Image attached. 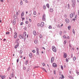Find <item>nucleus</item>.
<instances>
[{"instance_id":"1","label":"nucleus","mask_w":79,"mask_h":79,"mask_svg":"<svg viewBox=\"0 0 79 79\" xmlns=\"http://www.w3.org/2000/svg\"><path fill=\"white\" fill-rule=\"evenodd\" d=\"M19 36L20 39H24V42L26 41V37H23V35L20 34L19 35Z\"/></svg>"},{"instance_id":"2","label":"nucleus","mask_w":79,"mask_h":79,"mask_svg":"<svg viewBox=\"0 0 79 79\" xmlns=\"http://www.w3.org/2000/svg\"><path fill=\"white\" fill-rule=\"evenodd\" d=\"M72 7H75V4L76 3L75 0H72Z\"/></svg>"},{"instance_id":"3","label":"nucleus","mask_w":79,"mask_h":79,"mask_svg":"<svg viewBox=\"0 0 79 79\" xmlns=\"http://www.w3.org/2000/svg\"><path fill=\"white\" fill-rule=\"evenodd\" d=\"M42 19L43 21H45V20H46V19L45 18V14H43V17H42Z\"/></svg>"},{"instance_id":"4","label":"nucleus","mask_w":79,"mask_h":79,"mask_svg":"<svg viewBox=\"0 0 79 79\" xmlns=\"http://www.w3.org/2000/svg\"><path fill=\"white\" fill-rule=\"evenodd\" d=\"M52 50L54 52H56V48L54 46H53L52 47Z\"/></svg>"},{"instance_id":"5","label":"nucleus","mask_w":79,"mask_h":79,"mask_svg":"<svg viewBox=\"0 0 79 79\" xmlns=\"http://www.w3.org/2000/svg\"><path fill=\"white\" fill-rule=\"evenodd\" d=\"M54 60H55L54 57H52L51 58V63H53V61H54Z\"/></svg>"},{"instance_id":"6","label":"nucleus","mask_w":79,"mask_h":79,"mask_svg":"<svg viewBox=\"0 0 79 79\" xmlns=\"http://www.w3.org/2000/svg\"><path fill=\"white\" fill-rule=\"evenodd\" d=\"M63 53L64 58H67V54H66V53H65V52H64Z\"/></svg>"},{"instance_id":"7","label":"nucleus","mask_w":79,"mask_h":79,"mask_svg":"<svg viewBox=\"0 0 79 79\" xmlns=\"http://www.w3.org/2000/svg\"><path fill=\"white\" fill-rule=\"evenodd\" d=\"M65 21L66 23H69V20L68 19H65Z\"/></svg>"},{"instance_id":"8","label":"nucleus","mask_w":79,"mask_h":79,"mask_svg":"<svg viewBox=\"0 0 79 79\" xmlns=\"http://www.w3.org/2000/svg\"><path fill=\"white\" fill-rule=\"evenodd\" d=\"M52 66L54 68H55V67H57V65H56V63H53L52 64Z\"/></svg>"},{"instance_id":"9","label":"nucleus","mask_w":79,"mask_h":79,"mask_svg":"<svg viewBox=\"0 0 79 79\" xmlns=\"http://www.w3.org/2000/svg\"><path fill=\"white\" fill-rule=\"evenodd\" d=\"M44 25H45L44 23L42 22L41 23L40 26L42 27H44Z\"/></svg>"},{"instance_id":"10","label":"nucleus","mask_w":79,"mask_h":79,"mask_svg":"<svg viewBox=\"0 0 79 79\" xmlns=\"http://www.w3.org/2000/svg\"><path fill=\"white\" fill-rule=\"evenodd\" d=\"M23 37H26V36L27 35V34H26V32H24L23 33Z\"/></svg>"},{"instance_id":"11","label":"nucleus","mask_w":79,"mask_h":79,"mask_svg":"<svg viewBox=\"0 0 79 79\" xmlns=\"http://www.w3.org/2000/svg\"><path fill=\"white\" fill-rule=\"evenodd\" d=\"M68 77L70 79H73V77L72 76H71L70 75H69L68 76Z\"/></svg>"},{"instance_id":"12","label":"nucleus","mask_w":79,"mask_h":79,"mask_svg":"<svg viewBox=\"0 0 79 79\" xmlns=\"http://www.w3.org/2000/svg\"><path fill=\"white\" fill-rule=\"evenodd\" d=\"M29 56L30 58H32V53H30L29 54Z\"/></svg>"},{"instance_id":"13","label":"nucleus","mask_w":79,"mask_h":79,"mask_svg":"<svg viewBox=\"0 0 79 79\" xmlns=\"http://www.w3.org/2000/svg\"><path fill=\"white\" fill-rule=\"evenodd\" d=\"M16 23V20L15 19H14L13 20V24H15V23Z\"/></svg>"},{"instance_id":"14","label":"nucleus","mask_w":79,"mask_h":79,"mask_svg":"<svg viewBox=\"0 0 79 79\" xmlns=\"http://www.w3.org/2000/svg\"><path fill=\"white\" fill-rule=\"evenodd\" d=\"M33 33L34 35H35V36L36 35V31H33Z\"/></svg>"},{"instance_id":"15","label":"nucleus","mask_w":79,"mask_h":79,"mask_svg":"<svg viewBox=\"0 0 79 79\" xmlns=\"http://www.w3.org/2000/svg\"><path fill=\"white\" fill-rule=\"evenodd\" d=\"M49 10L50 12H53V9L52 8H50Z\"/></svg>"},{"instance_id":"16","label":"nucleus","mask_w":79,"mask_h":79,"mask_svg":"<svg viewBox=\"0 0 79 79\" xmlns=\"http://www.w3.org/2000/svg\"><path fill=\"white\" fill-rule=\"evenodd\" d=\"M24 13L23 12L21 14V18L22 19H23V16H24Z\"/></svg>"},{"instance_id":"17","label":"nucleus","mask_w":79,"mask_h":79,"mask_svg":"<svg viewBox=\"0 0 79 79\" xmlns=\"http://www.w3.org/2000/svg\"><path fill=\"white\" fill-rule=\"evenodd\" d=\"M46 6H47V8H49L50 6H49V4L48 3L47 4Z\"/></svg>"},{"instance_id":"18","label":"nucleus","mask_w":79,"mask_h":79,"mask_svg":"<svg viewBox=\"0 0 79 79\" xmlns=\"http://www.w3.org/2000/svg\"><path fill=\"white\" fill-rule=\"evenodd\" d=\"M35 44H37V42H38V41L37 40H34Z\"/></svg>"},{"instance_id":"19","label":"nucleus","mask_w":79,"mask_h":79,"mask_svg":"<svg viewBox=\"0 0 79 79\" xmlns=\"http://www.w3.org/2000/svg\"><path fill=\"white\" fill-rule=\"evenodd\" d=\"M14 19H17V16H16V15H14Z\"/></svg>"},{"instance_id":"20","label":"nucleus","mask_w":79,"mask_h":79,"mask_svg":"<svg viewBox=\"0 0 79 79\" xmlns=\"http://www.w3.org/2000/svg\"><path fill=\"white\" fill-rule=\"evenodd\" d=\"M73 15L72 14H70V17L71 18H73Z\"/></svg>"},{"instance_id":"21","label":"nucleus","mask_w":79,"mask_h":79,"mask_svg":"<svg viewBox=\"0 0 79 79\" xmlns=\"http://www.w3.org/2000/svg\"><path fill=\"white\" fill-rule=\"evenodd\" d=\"M10 76L11 77H14V74L13 73H12V74H10Z\"/></svg>"},{"instance_id":"22","label":"nucleus","mask_w":79,"mask_h":79,"mask_svg":"<svg viewBox=\"0 0 79 79\" xmlns=\"http://www.w3.org/2000/svg\"><path fill=\"white\" fill-rule=\"evenodd\" d=\"M20 54H22L23 53V51L21 50H20V52H19Z\"/></svg>"},{"instance_id":"23","label":"nucleus","mask_w":79,"mask_h":79,"mask_svg":"<svg viewBox=\"0 0 79 79\" xmlns=\"http://www.w3.org/2000/svg\"><path fill=\"white\" fill-rule=\"evenodd\" d=\"M23 69H24V70H25L26 69V67L25 66H24V65L23 66Z\"/></svg>"},{"instance_id":"24","label":"nucleus","mask_w":79,"mask_h":79,"mask_svg":"<svg viewBox=\"0 0 79 79\" xmlns=\"http://www.w3.org/2000/svg\"><path fill=\"white\" fill-rule=\"evenodd\" d=\"M19 40V39H17L15 41V43H18V41Z\"/></svg>"},{"instance_id":"25","label":"nucleus","mask_w":79,"mask_h":79,"mask_svg":"<svg viewBox=\"0 0 79 79\" xmlns=\"http://www.w3.org/2000/svg\"><path fill=\"white\" fill-rule=\"evenodd\" d=\"M20 5H23V1L22 0H20Z\"/></svg>"},{"instance_id":"26","label":"nucleus","mask_w":79,"mask_h":79,"mask_svg":"<svg viewBox=\"0 0 79 79\" xmlns=\"http://www.w3.org/2000/svg\"><path fill=\"white\" fill-rule=\"evenodd\" d=\"M28 63V61L27 60V61L25 62V64L26 65H27Z\"/></svg>"},{"instance_id":"27","label":"nucleus","mask_w":79,"mask_h":79,"mask_svg":"<svg viewBox=\"0 0 79 79\" xmlns=\"http://www.w3.org/2000/svg\"><path fill=\"white\" fill-rule=\"evenodd\" d=\"M43 7L44 10H45L46 9V6H45V5H44Z\"/></svg>"},{"instance_id":"28","label":"nucleus","mask_w":79,"mask_h":79,"mask_svg":"<svg viewBox=\"0 0 79 79\" xmlns=\"http://www.w3.org/2000/svg\"><path fill=\"white\" fill-rule=\"evenodd\" d=\"M71 29V26H68V29H69V30H70Z\"/></svg>"},{"instance_id":"29","label":"nucleus","mask_w":79,"mask_h":79,"mask_svg":"<svg viewBox=\"0 0 79 79\" xmlns=\"http://www.w3.org/2000/svg\"><path fill=\"white\" fill-rule=\"evenodd\" d=\"M33 15H36V12L35 11H34L33 12Z\"/></svg>"},{"instance_id":"30","label":"nucleus","mask_w":79,"mask_h":79,"mask_svg":"<svg viewBox=\"0 0 79 79\" xmlns=\"http://www.w3.org/2000/svg\"><path fill=\"white\" fill-rule=\"evenodd\" d=\"M76 60V57H74L73 58V61H75V60Z\"/></svg>"},{"instance_id":"31","label":"nucleus","mask_w":79,"mask_h":79,"mask_svg":"<svg viewBox=\"0 0 79 79\" xmlns=\"http://www.w3.org/2000/svg\"><path fill=\"white\" fill-rule=\"evenodd\" d=\"M6 77V76L5 75H3L2 76V79H4V78H5Z\"/></svg>"},{"instance_id":"32","label":"nucleus","mask_w":79,"mask_h":79,"mask_svg":"<svg viewBox=\"0 0 79 79\" xmlns=\"http://www.w3.org/2000/svg\"><path fill=\"white\" fill-rule=\"evenodd\" d=\"M73 32L74 34H75V31L74 29H73Z\"/></svg>"},{"instance_id":"33","label":"nucleus","mask_w":79,"mask_h":79,"mask_svg":"<svg viewBox=\"0 0 79 79\" xmlns=\"http://www.w3.org/2000/svg\"><path fill=\"white\" fill-rule=\"evenodd\" d=\"M42 65H43V66H45V63L44 62H43V63H42Z\"/></svg>"},{"instance_id":"34","label":"nucleus","mask_w":79,"mask_h":79,"mask_svg":"<svg viewBox=\"0 0 79 79\" xmlns=\"http://www.w3.org/2000/svg\"><path fill=\"white\" fill-rule=\"evenodd\" d=\"M36 55H39V51H37Z\"/></svg>"},{"instance_id":"35","label":"nucleus","mask_w":79,"mask_h":79,"mask_svg":"<svg viewBox=\"0 0 79 79\" xmlns=\"http://www.w3.org/2000/svg\"><path fill=\"white\" fill-rule=\"evenodd\" d=\"M61 77H62V79H64V76H63V75H61Z\"/></svg>"},{"instance_id":"36","label":"nucleus","mask_w":79,"mask_h":79,"mask_svg":"<svg viewBox=\"0 0 79 79\" xmlns=\"http://www.w3.org/2000/svg\"><path fill=\"white\" fill-rule=\"evenodd\" d=\"M17 37V35H14V38L15 39H16V38Z\"/></svg>"},{"instance_id":"37","label":"nucleus","mask_w":79,"mask_h":79,"mask_svg":"<svg viewBox=\"0 0 79 79\" xmlns=\"http://www.w3.org/2000/svg\"><path fill=\"white\" fill-rule=\"evenodd\" d=\"M54 74H56V70H54Z\"/></svg>"},{"instance_id":"38","label":"nucleus","mask_w":79,"mask_h":79,"mask_svg":"<svg viewBox=\"0 0 79 79\" xmlns=\"http://www.w3.org/2000/svg\"><path fill=\"white\" fill-rule=\"evenodd\" d=\"M60 67L61 69H63V66L61 65Z\"/></svg>"},{"instance_id":"39","label":"nucleus","mask_w":79,"mask_h":79,"mask_svg":"<svg viewBox=\"0 0 79 79\" xmlns=\"http://www.w3.org/2000/svg\"><path fill=\"white\" fill-rule=\"evenodd\" d=\"M6 34H8V35H9V34H10V32H7L6 33Z\"/></svg>"},{"instance_id":"40","label":"nucleus","mask_w":79,"mask_h":79,"mask_svg":"<svg viewBox=\"0 0 79 79\" xmlns=\"http://www.w3.org/2000/svg\"><path fill=\"white\" fill-rule=\"evenodd\" d=\"M19 60V59H17V62L18 63Z\"/></svg>"},{"instance_id":"41","label":"nucleus","mask_w":79,"mask_h":79,"mask_svg":"<svg viewBox=\"0 0 79 79\" xmlns=\"http://www.w3.org/2000/svg\"><path fill=\"white\" fill-rule=\"evenodd\" d=\"M48 28H49V29H51L52 28V26H50Z\"/></svg>"},{"instance_id":"42","label":"nucleus","mask_w":79,"mask_h":79,"mask_svg":"<svg viewBox=\"0 0 79 79\" xmlns=\"http://www.w3.org/2000/svg\"><path fill=\"white\" fill-rule=\"evenodd\" d=\"M40 38H42V35H40Z\"/></svg>"},{"instance_id":"43","label":"nucleus","mask_w":79,"mask_h":79,"mask_svg":"<svg viewBox=\"0 0 79 79\" xmlns=\"http://www.w3.org/2000/svg\"><path fill=\"white\" fill-rule=\"evenodd\" d=\"M60 35H61V34H62V32L61 31H60Z\"/></svg>"},{"instance_id":"44","label":"nucleus","mask_w":79,"mask_h":79,"mask_svg":"<svg viewBox=\"0 0 79 79\" xmlns=\"http://www.w3.org/2000/svg\"><path fill=\"white\" fill-rule=\"evenodd\" d=\"M66 60L67 63H68V59H66Z\"/></svg>"},{"instance_id":"45","label":"nucleus","mask_w":79,"mask_h":79,"mask_svg":"<svg viewBox=\"0 0 79 79\" xmlns=\"http://www.w3.org/2000/svg\"><path fill=\"white\" fill-rule=\"evenodd\" d=\"M63 37L64 39H66V36L65 35H64Z\"/></svg>"},{"instance_id":"46","label":"nucleus","mask_w":79,"mask_h":79,"mask_svg":"<svg viewBox=\"0 0 79 79\" xmlns=\"http://www.w3.org/2000/svg\"><path fill=\"white\" fill-rule=\"evenodd\" d=\"M66 42H67L66 40L64 41V44H66Z\"/></svg>"},{"instance_id":"47","label":"nucleus","mask_w":79,"mask_h":79,"mask_svg":"<svg viewBox=\"0 0 79 79\" xmlns=\"http://www.w3.org/2000/svg\"><path fill=\"white\" fill-rule=\"evenodd\" d=\"M32 52L33 53H35V51L34 50H32Z\"/></svg>"},{"instance_id":"48","label":"nucleus","mask_w":79,"mask_h":79,"mask_svg":"<svg viewBox=\"0 0 79 79\" xmlns=\"http://www.w3.org/2000/svg\"><path fill=\"white\" fill-rule=\"evenodd\" d=\"M37 26H38L39 27H40V24L39 23H38V24H37Z\"/></svg>"},{"instance_id":"49","label":"nucleus","mask_w":79,"mask_h":79,"mask_svg":"<svg viewBox=\"0 0 79 79\" xmlns=\"http://www.w3.org/2000/svg\"><path fill=\"white\" fill-rule=\"evenodd\" d=\"M25 2H26V3H28V1H27V0H25Z\"/></svg>"},{"instance_id":"50","label":"nucleus","mask_w":79,"mask_h":79,"mask_svg":"<svg viewBox=\"0 0 79 79\" xmlns=\"http://www.w3.org/2000/svg\"><path fill=\"white\" fill-rule=\"evenodd\" d=\"M23 23L21 22L20 24L21 26H22V25H23Z\"/></svg>"},{"instance_id":"51","label":"nucleus","mask_w":79,"mask_h":79,"mask_svg":"<svg viewBox=\"0 0 79 79\" xmlns=\"http://www.w3.org/2000/svg\"><path fill=\"white\" fill-rule=\"evenodd\" d=\"M28 21H26V22H25V23H26V24H28Z\"/></svg>"},{"instance_id":"52","label":"nucleus","mask_w":79,"mask_h":79,"mask_svg":"<svg viewBox=\"0 0 79 79\" xmlns=\"http://www.w3.org/2000/svg\"><path fill=\"white\" fill-rule=\"evenodd\" d=\"M15 34V35H17V34H17V33H16V32H15L14 33Z\"/></svg>"},{"instance_id":"53","label":"nucleus","mask_w":79,"mask_h":79,"mask_svg":"<svg viewBox=\"0 0 79 79\" xmlns=\"http://www.w3.org/2000/svg\"><path fill=\"white\" fill-rule=\"evenodd\" d=\"M24 29L25 30H26V29H27V28H26V27H25L24 28Z\"/></svg>"},{"instance_id":"54","label":"nucleus","mask_w":79,"mask_h":79,"mask_svg":"<svg viewBox=\"0 0 79 79\" xmlns=\"http://www.w3.org/2000/svg\"><path fill=\"white\" fill-rule=\"evenodd\" d=\"M17 46L18 47V46H19V43H17Z\"/></svg>"},{"instance_id":"55","label":"nucleus","mask_w":79,"mask_h":79,"mask_svg":"<svg viewBox=\"0 0 79 79\" xmlns=\"http://www.w3.org/2000/svg\"><path fill=\"white\" fill-rule=\"evenodd\" d=\"M76 17H77V15H76L75 16V19H77V18H76Z\"/></svg>"},{"instance_id":"56","label":"nucleus","mask_w":79,"mask_h":79,"mask_svg":"<svg viewBox=\"0 0 79 79\" xmlns=\"http://www.w3.org/2000/svg\"><path fill=\"white\" fill-rule=\"evenodd\" d=\"M69 46L70 47H72V46H71V44H69Z\"/></svg>"},{"instance_id":"57","label":"nucleus","mask_w":79,"mask_h":79,"mask_svg":"<svg viewBox=\"0 0 79 79\" xmlns=\"http://www.w3.org/2000/svg\"><path fill=\"white\" fill-rule=\"evenodd\" d=\"M27 71H29V68H28L27 69Z\"/></svg>"},{"instance_id":"58","label":"nucleus","mask_w":79,"mask_h":79,"mask_svg":"<svg viewBox=\"0 0 79 79\" xmlns=\"http://www.w3.org/2000/svg\"><path fill=\"white\" fill-rule=\"evenodd\" d=\"M75 19H75H75H73V21H75Z\"/></svg>"},{"instance_id":"59","label":"nucleus","mask_w":79,"mask_h":79,"mask_svg":"<svg viewBox=\"0 0 79 79\" xmlns=\"http://www.w3.org/2000/svg\"><path fill=\"white\" fill-rule=\"evenodd\" d=\"M29 21L30 22H31V21H32V20H31V19H29Z\"/></svg>"},{"instance_id":"60","label":"nucleus","mask_w":79,"mask_h":79,"mask_svg":"<svg viewBox=\"0 0 79 79\" xmlns=\"http://www.w3.org/2000/svg\"><path fill=\"white\" fill-rule=\"evenodd\" d=\"M64 17H65V18H67V16H66V15H64Z\"/></svg>"},{"instance_id":"61","label":"nucleus","mask_w":79,"mask_h":79,"mask_svg":"<svg viewBox=\"0 0 79 79\" xmlns=\"http://www.w3.org/2000/svg\"><path fill=\"white\" fill-rule=\"evenodd\" d=\"M16 15H18V12H17L16 13Z\"/></svg>"},{"instance_id":"62","label":"nucleus","mask_w":79,"mask_h":79,"mask_svg":"<svg viewBox=\"0 0 79 79\" xmlns=\"http://www.w3.org/2000/svg\"><path fill=\"white\" fill-rule=\"evenodd\" d=\"M36 50H37V52L39 51V49H38V48H37Z\"/></svg>"},{"instance_id":"63","label":"nucleus","mask_w":79,"mask_h":79,"mask_svg":"<svg viewBox=\"0 0 79 79\" xmlns=\"http://www.w3.org/2000/svg\"><path fill=\"white\" fill-rule=\"evenodd\" d=\"M15 48H17V45H15Z\"/></svg>"},{"instance_id":"64","label":"nucleus","mask_w":79,"mask_h":79,"mask_svg":"<svg viewBox=\"0 0 79 79\" xmlns=\"http://www.w3.org/2000/svg\"><path fill=\"white\" fill-rule=\"evenodd\" d=\"M78 15H79V10H78Z\"/></svg>"}]
</instances>
